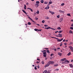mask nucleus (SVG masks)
I'll use <instances>...</instances> for the list:
<instances>
[{"label": "nucleus", "instance_id": "f257e3e1", "mask_svg": "<svg viewBox=\"0 0 73 73\" xmlns=\"http://www.w3.org/2000/svg\"><path fill=\"white\" fill-rule=\"evenodd\" d=\"M69 48L71 50V52H73V47L72 46H69Z\"/></svg>", "mask_w": 73, "mask_h": 73}, {"label": "nucleus", "instance_id": "f03ea898", "mask_svg": "<svg viewBox=\"0 0 73 73\" xmlns=\"http://www.w3.org/2000/svg\"><path fill=\"white\" fill-rule=\"evenodd\" d=\"M48 63H49V64H54V62L51 61H49L48 62Z\"/></svg>", "mask_w": 73, "mask_h": 73}, {"label": "nucleus", "instance_id": "7ed1b4c3", "mask_svg": "<svg viewBox=\"0 0 73 73\" xmlns=\"http://www.w3.org/2000/svg\"><path fill=\"white\" fill-rule=\"evenodd\" d=\"M28 18L33 23H36L35 21H33V19H32L30 17H28Z\"/></svg>", "mask_w": 73, "mask_h": 73}, {"label": "nucleus", "instance_id": "20e7f679", "mask_svg": "<svg viewBox=\"0 0 73 73\" xmlns=\"http://www.w3.org/2000/svg\"><path fill=\"white\" fill-rule=\"evenodd\" d=\"M62 35V34H58V35L59 36L56 35V37H62V36L61 35Z\"/></svg>", "mask_w": 73, "mask_h": 73}, {"label": "nucleus", "instance_id": "39448f33", "mask_svg": "<svg viewBox=\"0 0 73 73\" xmlns=\"http://www.w3.org/2000/svg\"><path fill=\"white\" fill-rule=\"evenodd\" d=\"M49 5H47V7H46L44 9H49Z\"/></svg>", "mask_w": 73, "mask_h": 73}, {"label": "nucleus", "instance_id": "423d86ee", "mask_svg": "<svg viewBox=\"0 0 73 73\" xmlns=\"http://www.w3.org/2000/svg\"><path fill=\"white\" fill-rule=\"evenodd\" d=\"M42 52H43V54H46V50H43V51H42Z\"/></svg>", "mask_w": 73, "mask_h": 73}, {"label": "nucleus", "instance_id": "0eeeda50", "mask_svg": "<svg viewBox=\"0 0 73 73\" xmlns=\"http://www.w3.org/2000/svg\"><path fill=\"white\" fill-rule=\"evenodd\" d=\"M49 65H50V64H49V63H48V62L47 63V64L45 65L44 67H45V68H46V67L49 66Z\"/></svg>", "mask_w": 73, "mask_h": 73}, {"label": "nucleus", "instance_id": "6e6552de", "mask_svg": "<svg viewBox=\"0 0 73 73\" xmlns=\"http://www.w3.org/2000/svg\"><path fill=\"white\" fill-rule=\"evenodd\" d=\"M49 12L51 13L52 15H54V12H52L51 11H49Z\"/></svg>", "mask_w": 73, "mask_h": 73}, {"label": "nucleus", "instance_id": "1a4fd4ad", "mask_svg": "<svg viewBox=\"0 0 73 73\" xmlns=\"http://www.w3.org/2000/svg\"><path fill=\"white\" fill-rule=\"evenodd\" d=\"M62 40H63V38H62L61 39L57 40V41H58V42H61Z\"/></svg>", "mask_w": 73, "mask_h": 73}, {"label": "nucleus", "instance_id": "9d476101", "mask_svg": "<svg viewBox=\"0 0 73 73\" xmlns=\"http://www.w3.org/2000/svg\"><path fill=\"white\" fill-rule=\"evenodd\" d=\"M69 65L70 68H73V65L72 64H70Z\"/></svg>", "mask_w": 73, "mask_h": 73}, {"label": "nucleus", "instance_id": "9b49d317", "mask_svg": "<svg viewBox=\"0 0 73 73\" xmlns=\"http://www.w3.org/2000/svg\"><path fill=\"white\" fill-rule=\"evenodd\" d=\"M35 7H38V6H39V5H38L37 3H36L35 4Z\"/></svg>", "mask_w": 73, "mask_h": 73}, {"label": "nucleus", "instance_id": "f8f14e48", "mask_svg": "<svg viewBox=\"0 0 73 73\" xmlns=\"http://www.w3.org/2000/svg\"><path fill=\"white\" fill-rule=\"evenodd\" d=\"M27 9H30V10L31 11V12H33V10H32V9L30 8H27Z\"/></svg>", "mask_w": 73, "mask_h": 73}, {"label": "nucleus", "instance_id": "ddd939ff", "mask_svg": "<svg viewBox=\"0 0 73 73\" xmlns=\"http://www.w3.org/2000/svg\"><path fill=\"white\" fill-rule=\"evenodd\" d=\"M64 60H66V58H63L62 59H61V61H64Z\"/></svg>", "mask_w": 73, "mask_h": 73}, {"label": "nucleus", "instance_id": "4468645a", "mask_svg": "<svg viewBox=\"0 0 73 73\" xmlns=\"http://www.w3.org/2000/svg\"><path fill=\"white\" fill-rule=\"evenodd\" d=\"M45 29H50V27H45Z\"/></svg>", "mask_w": 73, "mask_h": 73}, {"label": "nucleus", "instance_id": "2eb2a0df", "mask_svg": "<svg viewBox=\"0 0 73 73\" xmlns=\"http://www.w3.org/2000/svg\"><path fill=\"white\" fill-rule=\"evenodd\" d=\"M59 12L60 13H64V12L62 10H59Z\"/></svg>", "mask_w": 73, "mask_h": 73}, {"label": "nucleus", "instance_id": "dca6fc26", "mask_svg": "<svg viewBox=\"0 0 73 73\" xmlns=\"http://www.w3.org/2000/svg\"><path fill=\"white\" fill-rule=\"evenodd\" d=\"M22 11L24 12V13H25V14H26V15H27L28 14V13H26V12L25 11L23 10H22Z\"/></svg>", "mask_w": 73, "mask_h": 73}, {"label": "nucleus", "instance_id": "f3484780", "mask_svg": "<svg viewBox=\"0 0 73 73\" xmlns=\"http://www.w3.org/2000/svg\"><path fill=\"white\" fill-rule=\"evenodd\" d=\"M58 55H59V56H62V53H58Z\"/></svg>", "mask_w": 73, "mask_h": 73}, {"label": "nucleus", "instance_id": "a211bd4d", "mask_svg": "<svg viewBox=\"0 0 73 73\" xmlns=\"http://www.w3.org/2000/svg\"><path fill=\"white\" fill-rule=\"evenodd\" d=\"M71 54V52H69L68 54H67V56H70Z\"/></svg>", "mask_w": 73, "mask_h": 73}, {"label": "nucleus", "instance_id": "6ab92c4d", "mask_svg": "<svg viewBox=\"0 0 73 73\" xmlns=\"http://www.w3.org/2000/svg\"><path fill=\"white\" fill-rule=\"evenodd\" d=\"M69 33H70V34H71V33H72V34H73V32H72V30H70L69 31Z\"/></svg>", "mask_w": 73, "mask_h": 73}, {"label": "nucleus", "instance_id": "aec40b11", "mask_svg": "<svg viewBox=\"0 0 73 73\" xmlns=\"http://www.w3.org/2000/svg\"><path fill=\"white\" fill-rule=\"evenodd\" d=\"M67 16H70V17H71V15H70V13L67 14Z\"/></svg>", "mask_w": 73, "mask_h": 73}, {"label": "nucleus", "instance_id": "412c9836", "mask_svg": "<svg viewBox=\"0 0 73 73\" xmlns=\"http://www.w3.org/2000/svg\"><path fill=\"white\" fill-rule=\"evenodd\" d=\"M46 50L47 53H50V52L49 51V50Z\"/></svg>", "mask_w": 73, "mask_h": 73}, {"label": "nucleus", "instance_id": "4be33fe9", "mask_svg": "<svg viewBox=\"0 0 73 73\" xmlns=\"http://www.w3.org/2000/svg\"><path fill=\"white\" fill-rule=\"evenodd\" d=\"M47 72V70H45L43 72V73H46Z\"/></svg>", "mask_w": 73, "mask_h": 73}, {"label": "nucleus", "instance_id": "5701e85b", "mask_svg": "<svg viewBox=\"0 0 73 73\" xmlns=\"http://www.w3.org/2000/svg\"><path fill=\"white\" fill-rule=\"evenodd\" d=\"M36 4H39L40 3V2H39V1H36Z\"/></svg>", "mask_w": 73, "mask_h": 73}, {"label": "nucleus", "instance_id": "b1692460", "mask_svg": "<svg viewBox=\"0 0 73 73\" xmlns=\"http://www.w3.org/2000/svg\"><path fill=\"white\" fill-rule=\"evenodd\" d=\"M34 30L35 31H36L37 32H38V29H34Z\"/></svg>", "mask_w": 73, "mask_h": 73}, {"label": "nucleus", "instance_id": "393cba45", "mask_svg": "<svg viewBox=\"0 0 73 73\" xmlns=\"http://www.w3.org/2000/svg\"><path fill=\"white\" fill-rule=\"evenodd\" d=\"M41 3H44V0H41L40 1Z\"/></svg>", "mask_w": 73, "mask_h": 73}, {"label": "nucleus", "instance_id": "a878e982", "mask_svg": "<svg viewBox=\"0 0 73 73\" xmlns=\"http://www.w3.org/2000/svg\"><path fill=\"white\" fill-rule=\"evenodd\" d=\"M44 3L45 4H47L48 3V2H44Z\"/></svg>", "mask_w": 73, "mask_h": 73}, {"label": "nucleus", "instance_id": "bb28decb", "mask_svg": "<svg viewBox=\"0 0 73 73\" xmlns=\"http://www.w3.org/2000/svg\"><path fill=\"white\" fill-rule=\"evenodd\" d=\"M58 65V64H56L54 65V66H57Z\"/></svg>", "mask_w": 73, "mask_h": 73}, {"label": "nucleus", "instance_id": "cd10ccee", "mask_svg": "<svg viewBox=\"0 0 73 73\" xmlns=\"http://www.w3.org/2000/svg\"><path fill=\"white\" fill-rule=\"evenodd\" d=\"M24 9H27V8H26V5H24Z\"/></svg>", "mask_w": 73, "mask_h": 73}, {"label": "nucleus", "instance_id": "c85d7f7f", "mask_svg": "<svg viewBox=\"0 0 73 73\" xmlns=\"http://www.w3.org/2000/svg\"><path fill=\"white\" fill-rule=\"evenodd\" d=\"M50 29H52V30H54V31H55V30H56V29H54V28H50Z\"/></svg>", "mask_w": 73, "mask_h": 73}, {"label": "nucleus", "instance_id": "c756f323", "mask_svg": "<svg viewBox=\"0 0 73 73\" xmlns=\"http://www.w3.org/2000/svg\"><path fill=\"white\" fill-rule=\"evenodd\" d=\"M61 29V27H58L57 28V29H59V30H60V29Z\"/></svg>", "mask_w": 73, "mask_h": 73}, {"label": "nucleus", "instance_id": "7c9ffc66", "mask_svg": "<svg viewBox=\"0 0 73 73\" xmlns=\"http://www.w3.org/2000/svg\"><path fill=\"white\" fill-rule=\"evenodd\" d=\"M48 3L50 4H52V1H50V2H49Z\"/></svg>", "mask_w": 73, "mask_h": 73}, {"label": "nucleus", "instance_id": "2f4dec72", "mask_svg": "<svg viewBox=\"0 0 73 73\" xmlns=\"http://www.w3.org/2000/svg\"><path fill=\"white\" fill-rule=\"evenodd\" d=\"M41 30L38 29V32H41Z\"/></svg>", "mask_w": 73, "mask_h": 73}, {"label": "nucleus", "instance_id": "473e14b6", "mask_svg": "<svg viewBox=\"0 0 73 73\" xmlns=\"http://www.w3.org/2000/svg\"><path fill=\"white\" fill-rule=\"evenodd\" d=\"M60 17V16L59 15H58L57 16V17L58 18H59V17Z\"/></svg>", "mask_w": 73, "mask_h": 73}, {"label": "nucleus", "instance_id": "72a5a7b5", "mask_svg": "<svg viewBox=\"0 0 73 73\" xmlns=\"http://www.w3.org/2000/svg\"><path fill=\"white\" fill-rule=\"evenodd\" d=\"M43 56L44 57H45L46 56V54H43Z\"/></svg>", "mask_w": 73, "mask_h": 73}, {"label": "nucleus", "instance_id": "f704fd0d", "mask_svg": "<svg viewBox=\"0 0 73 73\" xmlns=\"http://www.w3.org/2000/svg\"><path fill=\"white\" fill-rule=\"evenodd\" d=\"M28 25H31V23L30 22H29L28 23Z\"/></svg>", "mask_w": 73, "mask_h": 73}, {"label": "nucleus", "instance_id": "c9c22d12", "mask_svg": "<svg viewBox=\"0 0 73 73\" xmlns=\"http://www.w3.org/2000/svg\"><path fill=\"white\" fill-rule=\"evenodd\" d=\"M64 64H67V60H66L65 61H64Z\"/></svg>", "mask_w": 73, "mask_h": 73}, {"label": "nucleus", "instance_id": "e433bc0d", "mask_svg": "<svg viewBox=\"0 0 73 73\" xmlns=\"http://www.w3.org/2000/svg\"><path fill=\"white\" fill-rule=\"evenodd\" d=\"M61 5L62 6H64V3H62Z\"/></svg>", "mask_w": 73, "mask_h": 73}, {"label": "nucleus", "instance_id": "4c0bfd02", "mask_svg": "<svg viewBox=\"0 0 73 73\" xmlns=\"http://www.w3.org/2000/svg\"><path fill=\"white\" fill-rule=\"evenodd\" d=\"M36 13L37 14H39V11H37L36 12Z\"/></svg>", "mask_w": 73, "mask_h": 73}, {"label": "nucleus", "instance_id": "58836bf2", "mask_svg": "<svg viewBox=\"0 0 73 73\" xmlns=\"http://www.w3.org/2000/svg\"><path fill=\"white\" fill-rule=\"evenodd\" d=\"M53 50H54V51H56V48H52V49Z\"/></svg>", "mask_w": 73, "mask_h": 73}, {"label": "nucleus", "instance_id": "ea45409f", "mask_svg": "<svg viewBox=\"0 0 73 73\" xmlns=\"http://www.w3.org/2000/svg\"><path fill=\"white\" fill-rule=\"evenodd\" d=\"M40 62V61H37L36 62V64H38V63H39V62Z\"/></svg>", "mask_w": 73, "mask_h": 73}, {"label": "nucleus", "instance_id": "a19ab883", "mask_svg": "<svg viewBox=\"0 0 73 73\" xmlns=\"http://www.w3.org/2000/svg\"><path fill=\"white\" fill-rule=\"evenodd\" d=\"M42 23H45V21L44 20H43L42 21Z\"/></svg>", "mask_w": 73, "mask_h": 73}, {"label": "nucleus", "instance_id": "79ce46f5", "mask_svg": "<svg viewBox=\"0 0 73 73\" xmlns=\"http://www.w3.org/2000/svg\"><path fill=\"white\" fill-rule=\"evenodd\" d=\"M41 63L42 64H44V61H42L41 62Z\"/></svg>", "mask_w": 73, "mask_h": 73}, {"label": "nucleus", "instance_id": "37998d69", "mask_svg": "<svg viewBox=\"0 0 73 73\" xmlns=\"http://www.w3.org/2000/svg\"><path fill=\"white\" fill-rule=\"evenodd\" d=\"M44 26L45 27H48V26L47 25H44Z\"/></svg>", "mask_w": 73, "mask_h": 73}, {"label": "nucleus", "instance_id": "c03bdc74", "mask_svg": "<svg viewBox=\"0 0 73 73\" xmlns=\"http://www.w3.org/2000/svg\"><path fill=\"white\" fill-rule=\"evenodd\" d=\"M70 29H72V30H73V27H70Z\"/></svg>", "mask_w": 73, "mask_h": 73}, {"label": "nucleus", "instance_id": "a18cd8bd", "mask_svg": "<svg viewBox=\"0 0 73 73\" xmlns=\"http://www.w3.org/2000/svg\"><path fill=\"white\" fill-rule=\"evenodd\" d=\"M70 61H71V62H73V60H70Z\"/></svg>", "mask_w": 73, "mask_h": 73}, {"label": "nucleus", "instance_id": "49530a36", "mask_svg": "<svg viewBox=\"0 0 73 73\" xmlns=\"http://www.w3.org/2000/svg\"><path fill=\"white\" fill-rule=\"evenodd\" d=\"M56 70V71H58L59 70V69H56V70Z\"/></svg>", "mask_w": 73, "mask_h": 73}, {"label": "nucleus", "instance_id": "de8ad7c7", "mask_svg": "<svg viewBox=\"0 0 73 73\" xmlns=\"http://www.w3.org/2000/svg\"><path fill=\"white\" fill-rule=\"evenodd\" d=\"M35 70H37V68H36V66H35Z\"/></svg>", "mask_w": 73, "mask_h": 73}, {"label": "nucleus", "instance_id": "09e8293b", "mask_svg": "<svg viewBox=\"0 0 73 73\" xmlns=\"http://www.w3.org/2000/svg\"><path fill=\"white\" fill-rule=\"evenodd\" d=\"M67 64L68 63H69V60H67Z\"/></svg>", "mask_w": 73, "mask_h": 73}, {"label": "nucleus", "instance_id": "8fccbe9b", "mask_svg": "<svg viewBox=\"0 0 73 73\" xmlns=\"http://www.w3.org/2000/svg\"><path fill=\"white\" fill-rule=\"evenodd\" d=\"M35 19L36 20H38V18L37 17H35Z\"/></svg>", "mask_w": 73, "mask_h": 73}, {"label": "nucleus", "instance_id": "3c124183", "mask_svg": "<svg viewBox=\"0 0 73 73\" xmlns=\"http://www.w3.org/2000/svg\"><path fill=\"white\" fill-rule=\"evenodd\" d=\"M46 19H49V18L48 17H46Z\"/></svg>", "mask_w": 73, "mask_h": 73}, {"label": "nucleus", "instance_id": "603ef678", "mask_svg": "<svg viewBox=\"0 0 73 73\" xmlns=\"http://www.w3.org/2000/svg\"><path fill=\"white\" fill-rule=\"evenodd\" d=\"M50 56L51 57H52V56H53V54H51L50 55Z\"/></svg>", "mask_w": 73, "mask_h": 73}, {"label": "nucleus", "instance_id": "864d4df0", "mask_svg": "<svg viewBox=\"0 0 73 73\" xmlns=\"http://www.w3.org/2000/svg\"><path fill=\"white\" fill-rule=\"evenodd\" d=\"M62 32V31H59V33H61Z\"/></svg>", "mask_w": 73, "mask_h": 73}, {"label": "nucleus", "instance_id": "5fc2aeb1", "mask_svg": "<svg viewBox=\"0 0 73 73\" xmlns=\"http://www.w3.org/2000/svg\"><path fill=\"white\" fill-rule=\"evenodd\" d=\"M57 32H58V31H56L55 32V33H57Z\"/></svg>", "mask_w": 73, "mask_h": 73}, {"label": "nucleus", "instance_id": "6e6d98bb", "mask_svg": "<svg viewBox=\"0 0 73 73\" xmlns=\"http://www.w3.org/2000/svg\"><path fill=\"white\" fill-rule=\"evenodd\" d=\"M62 64H65V62H62Z\"/></svg>", "mask_w": 73, "mask_h": 73}, {"label": "nucleus", "instance_id": "4d7b16f0", "mask_svg": "<svg viewBox=\"0 0 73 73\" xmlns=\"http://www.w3.org/2000/svg\"><path fill=\"white\" fill-rule=\"evenodd\" d=\"M64 45H67L66 43H64Z\"/></svg>", "mask_w": 73, "mask_h": 73}, {"label": "nucleus", "instance_id": "13d9d810", "mask_svg": "<svg viewBox=\"0 0 73 73\" xmlns=\"http://www.w3.org/2000/svg\"><path fill=\"white\" fill-rule=\"evenodd\" d=\"M62 44L61 43L60 44V46H62Z\"/></svg>", "mask_w": 73, "mask_h": 73}, {"label": "nucleus", "instance_id": "bf43d9fd", "mask_svg": "<svg viewBox=\"0 0 73 73\" xmlns=\"http://www.w3.org/2000/svg\"><path fill=\"white\" fill-rule=\"evenodd\" d=\"M54 38H55V39H58V38H56V37Z\"/></svg>", "mask_w": 73, "mask_h": 73}, {"label": "nucleus", "instance_id": "052dcab7", "mask_svg": "<svg viewBox=\"0 0 73 73\" xmlns=\"http://www.w3.org/2000/svg\"><path fill=\"white\" fill-rule=\"evenodd\" d=\"M57 49H60V48H57Z\"/></svg>", "mask_w": 73, "mask_h": 73}, {"label": "nucleus", "instance_id": "680f3d73", "mask_svg": "<svg viewBox=\"0 0 73 73\" xmlns=\"http://www.w3.org/2000/svg\"><path fill=\"white\" fill-rule=\"evenodd\" d=\"M38 69H39V68H40V66H38Z\"/></svg>", "mask_w": 73, "mask_h": 73}, {"label": "nucleus", "instance_id": "e2e57ef3", "mask_svg": "<svg viewBox=\"0 0 73 73\" xmlns=\"http://www.w3.org/2000/svg\"><path fill=\"white\" fill-rule=\"evenodd\" d=\"M37 60H39V61H40V59H38V58L37 59Z\"/></svg>", "mask_w": 73, "mask_h": 73}, {"label": "nucleus", "instance_id": "0e129e2a", "mask_svg": "<svg viewBox=\"0 0 73 73\" xmlns=\"http://www.w3.org/2000/svg\"><path fill=\"white\" fill-rule=\"evenodd\" d=\"M29 4V3H27L26 4L27 5H28Z\"/></svg>", "mask_w": 73, "mask_h": 73}, {"label": "nucleus", "instance_id": "69168bd1", "mask_svg": "<svg viewBox=\"0 0 73 73\" xmlns=\"http://www.w3.org/2000/svg\"><path fill=\"white\" fill-rule=\"evenodd\" d=\"M71 26H72V27H73V24H72Z\"/></svg>", "mask_w": 73, "mask_h": 73}, {"label": "nucleus", "instance_id": "338daca9", "mask_svg": "<svg viewBox=\"0 0 73 73\" xmlns=\"http://www.w3.org/2000/svg\"><path fill=\"white\" fill-rule=\"evenodd\" d=\"M63 41H64V42H65V39H64L63 40Z\"/></svg>", "mask_w": 73, "mask_h": 73}, {"label": "nucleus", "instance_id": "774afa93", "mask_svg": "<svg viewBox=\"0 0 73 73\" xmlns=\"http://www.w3.org/2000/svg\"><path fill=\"white\" fill-rule=\"evenodd\" d=\"M32 66H35V65H32Z\"/></svg>", "mask_w": 73, "mask_h": 73}]
</instances>
